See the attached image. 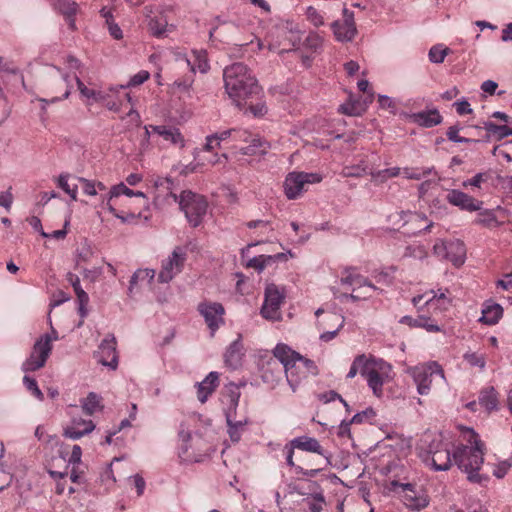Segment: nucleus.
<instances>
[{
    "instance_id": "680f3d73",
    "label": "nucleus",
    "mask_w": 512,
    "mask_h": 512,
    "mask_svg": "<svg viewBox=\"0 0 512 512\" xmlns=\"http://www.w3.org/2000/svg\"><path fill=\"white\" fill-rule=\"evenodd\" d=\"M323 39L322 37L314 32L309 33V35L305 39V45L307 48H310L314 51H317L322 47Z\"/></svg>"
},
{
    "instance_id": "052dcab7",
    "label": "nucleus",
    "mask_w": 512,
    "mask_h": 512,
    "mask_svg": "<svg viewBox=\"0 0 512 512\" xmlns=\"http://www.w3.org/2000/svg\"><path fill=\"white\" fill-rule=\"evenodd\" d=\"M245 107H247V111H249L255 117H262L267 113V107L262 101L253 104L250 102V100H248V103L245 105ZM242 108H244V106Z\"/></svg>"
},
{
    "instance_id": "6e6d98bb",
    "label": "nucleus",
    "mask_w": 512,
    "mask_h": 512,
    "mask_svg": "<svg viewBox=\"0 0 512 512\" xmlns=\"http://www.w3.org/2000/svg\"><path fill=\"white\" fill-rule=\"evenodd\" d=\"M309 512H320L325 503L324 496L321 493L315 494L312 498L306 500Z\"/></svg>"
},
{
    "instance_id": "9b49d317",
    "label": "nucleus",
    "mask_w": 512,
    "mask_h": 512,
    "mask_svg": "<svg viewBox=\"0 0 512 512\" xmlns=\"http://www.w3.org/2000/svg\"><path fill=\"white\" fill-rule=\"evenodd\" d=\"M284 300V294L275 284H268L265 288V299L261 307V315L268 320L281 319L280 306Z\"/></svg>"
},
{
    "instance_id": "f8f14e48",
    "label": "nucleus",
    "mask_w": 512,
    "mask_h": 512,
    "mask_svg": "<svg viewBox=\"0 0 512 512\" xmlns=\"http://www.w3.org/2000/svg\"><path fill=\"white\" fill-rule=\"evenodd\" d=\"M185 261V251L181 247H176L171 255L163 260L161 270L158 274V281L160 283H169L182 271Z\"/></svg>"
},
{
    "instance_id": "aec40b11",
    "label": "nucleus",
    "mask_w": 512,
    "mask_h": 512,
    "mask_svg": "<svg viewBox=\"0 0 512 512\" xmlns=\"http://www.w3.org/2000/svg\"><path fill=\"white\" fill-rule=\"evenodd\" d=\"M153 133L161 137L165 142L171 146L183 149L186 145V140L182 135L179 128L173 125H158L153 128Z\"/></svg>"
},
{
    "instance_id": "1a4fd4ad",
    "label": "nucleus",
    "mask_w": 512,
    "mask_h": 512,
    "mask_svg": "<svg viewBox=\"0 0 512 512\" xmlns=\"http://www.w3.org/2000/svg\"><path fill=\"white\" fill-rule=\"evenodd\" d=\"M322 181L317 173L290 172L284 181V193L290 200L298 198L306 184H314Z\"/></svg>"
},
{
    "instance_id": "423d86ee",
    "label": "nucleus",
    "mask_w": 512,
    "mask_h": 512,
    "mask_svg": "<svg viewBox=\"0 0 512 512\" xmlns=\"http://www.w3.org/2000/svg\"><path fill=\"white\" fill-rule=\"evenodd\" d=\"M229 397V406L225 410L226 423L228 426V434L232 442H239L245 427L249 423V419L246 416L237 418V406L240 399V392L238 388L231 384Z\"/></svg>"
},
{
    "instance_id": "4be33fe9",
    "label": "nucleus",
    "mask_w": 512,
    "mask_h": 512,
    "mask_svg": "<svg viewBox=\"0 0 512 512\" xmlns=\"http://www.w3.org/2000/svg\"><path fill=\"white\" fill-rule=\"evenodd\" d=\"M273 354L276 360L271 359L270 361H268V365L279 366V364H281V367H279L280 371L281 369H285L298 356H300L299 353L292 350L286 344H277L273 350Z\"/></svg>"
},
{
    "instance_id": "c9c22d12",
    "label": "nucleus",
    "mask_w": 512,
    "mask_h": 512,
    "mask_svg": "<svg viewBox=\"0 0 512 512\" xmlns=\"http://www.w3.org/2000/svg\"><path fill=\"white\" fill-rule=\"evenodd\" d=\"M429 319L425 318L423 316H420L418 318H412L410 316H404L401 318L400 323L408 324L411 327H422L426 329L429 332H438L440 331V328L438 325L429 323Z\"/></svg>"
},
{
    "instance_id": "a211bd4d",
    "label": "nucleus",
    "mask_w": 512,
    "mask_h": 512,
    "mask_svg": "<svg viewBox=\"0 0 512 512\" xmlns=\"http://www.w3.org/2000/svg\"><path fill=\"white\" fill-rule=\"evenodd\" d=\"M344 19L342 22L335 21L332 23L334 35L338 41H351L357 33L354 22V15L348 9L343 10Z\"/></svg>"
},
{
    "instance_id": "603ef678",
    "label": "nucleus",
    "mask_w": 512,
    "mask_h": 512,
    "mask_svg": "<svg viewBox=\"0 0 512 512\" xmlns=\"http://www.w3.org/2000/svg\"><path fill=\"white\" fill-rule=\"evenodd\" d=\"M134 191L128 188L124 183H119L111 187L108 191V198L113 199L115 197H119L121 195H126L128 197H133Z\"/></svg>"
},
{
    "instance_id": "f704fd0d",
    "label": "nucleus",
    "mask_w": 512,
    "mask_h": 512,
    "mask_svg": "<svg viewBox=\"0 0 512 512\" xmlns=\"http://www.w3.org/2000/svg\"><path fill=\"white\" fill-rule=\"evenodd\" d=\"M448 293L449 290L447 288H439L436 291L431 290L428 292L430 297L425 300V305H433L434 301H437L440 303L442 309H447L451 304V299L447 296Z\"/></svg>"
},
{
    "instance_id": "37998d69",
    "label": "nucleus",
    "mask_w": 512,
    "mask_h": 512,
    "mask_svg": "<svg viewBox=\"0 0 512 512\" xmlns=\"http://www.w3.org/2000/svg\"><path fill=\"white\" fill-rule=\"evenodd\" d=\"M147 25L150 34L157 38L163 37L167 31V21L165 19L151 18Z\"/></svg>"
},
{
    "instance_id": "39448f33",
    "label": "nucleus",
    "mask_w": 512,
    "mask_h": 512,
    "mask_svg": "<svg viewBox=\"0 0 512 512\" xmlns=\"http://www.w3.org/2000/svg\"><path fill=\"white\" fill-rule=\"evenodd\" d=\"M177 202L190 225L192 227L199 226L207 212L208 204L205 198L190 190H185L180 194Z\"/></svg>"
},
{
    "instance_id": "6ab92c4d",
    "label": "nucleus",
    "mask_w": 512,
    "mask_h": 512,
    "mask_svg": "<svg viewBox=\"0 0 512 512\" xmlns=\"http://www.w3.org/2000/svg\"><path fill=\"white\" fill-rule=\"evenodd\" d=\"M154 202L162 205L172 199L177 202L178 196L173 193V181L168 177H157L154 180Z\"/></svg>"
},
{
    "instance_id": "412c9836",
    "label": "nucleus",
    "mask_w": 512,
    "mask_h": 512,
    "mask_svg": "<svg viewBox=\"0 0 512 512\" xmlns=\"http://www.w3.org/2000/svg\"><path fill=\"white\" fill-rule=\"evenodd\" d=\"M292 443L294 446H297L298 450L318 454L325 458L326 464L330 463L329 459L331 454L323 449L320 442L316 438L303 435L293 438Z\"/></svg>"
},
{
    "instance_id": "58836bf2",
    "label": "nucleus",
    "mask_w": 512,
    "mask_h": 512,
    "mask_svg": "<svg viewBox=\"0 0 512 512\" xmlns=\"http://www.w3.org/2000/svg\"><path fill=\"white\" fill-rule=\"evenodd\" d=\"M479 214L475 219V223L478 225H482L484 227H498L500 226V222L497 220V217L493 210L485 209L478 210Z\"/></svg>"
},
{
    "instance_id": "5fc2aeb1",
    "label": "nucleus",
    "mask_w": 512,
    "mask_h": 512,
    "mask_svg": "<svg viewBox=\"0 0 512 512\" xmlns=\"http://www.w3.org/2000/svg\"><path fill=\"white\" fill-rule=\"evenodd\" d=\"M156 125H145L144 126V136H143V139L140 141V144H139V154L140 155H143L144 153H146L149 148H150V138H151V134H154L153 133V128L155 127Z\"/></svg>"
},
{
    "instance_id": "6e6552de",
    "label": "nucleus",
    "mask_w": 512,
    "mask_h": 512,
    "mask_svg": "<svg viewBox=\"0 0 512 512\" xmlns=\"http://www.w3.org/2000/svg\"><path fill=\"white\" fill-rule=\"evenodd\" d=\"M433 253L440 259L452 262L455 266L464 263L466 248L460 240L444 241L438 239L433 246Z\"/></svg>"
},
{
    "instance_id": "4468645a",
    "label": "nucleus",
    "mask_w": 512,
    "mask_h": 512,
    "mask_svg": "<svg viewBox=\"0 0 512 512\" xmlns=\"http://www.w3.org/2000/svg\"><path fill=\"white\" fill-rule=\"evenodd\" d=\"M198 312L203 316L211 335L224 324L225 309L221 303L218 302H201L197 308Z\"/></svg>"
},
{
    "instance_id": "2f4dec72",
    "label": "nucleus",
    "mask_w": 512,
    "mask_h": 512,
    "mask_svg": "<svg viewBox=\"0 0 512 512\" xmlns=\"http://www.w3.org/2000/svg\"><path fill=\"white\" fill-rule=\"evenodd\" d=\"M284 253H277L275 255H259L250 259L247 263L248 267L254 268L259 273L262 272L267 266L276 262L277 260L285 259Z\"/></svg>"
},
{
    "instance_id": "7ed1b4c3",
    "label": "nucleus",
    "mask_w": 512,
    "mask_h": 512,
    "mask_svg": "<svg viewBox=\"0 0 512 512\" xmlns=\"http://www.w3.org/2000/svg\"><path fill=\"white\" fill-rule=\"evenodd\" d=\"M409 374L412 376L420 395H428L433 382L446 383L444 370L436 361L412 367L409 369Z\"/></svg>"
},
{
    "instance_id": "cd10ccee",
    "label": "nucleus",
    "mask_w": 512,
    "mask_h": 512,
    "mask_svg": "<svg viewBox=\"0 0 512 512\" xmlns=\"http://www.w3.org/2000/svg\"><path fill=\"white\" fill-rule=\"evenodd\" d=\"M295 449H297V446H294V444L292 443V440H290L283 448V453L285 455V459H286V464L289 466V467H294L296 469V472L299 473V474H302L303 476H306V477H316L320 471L322 470V468H317V469H303L302 467L300 466H296L295 463H294V459H293V456H294V451Z\"/></svg>"
},
{
    "instance_id": "4d7b16f0",
    "label": "nucleus",
    "mask_w": 512,
    "mask_h": 512,
    "mask_svg": "<svg viewBox=\"0 0 512 512\" xmlns=\"http://www.w3.org/2000/svg\"><path fill=\"white\" fill-rule=\"evenodd\" d=\"M23 383L25 384L27 390H29L39 401H43L44 394L38 387V384L34 378L24 376Z\"/></svg>"
},
{
    "instance_id": "7c9ffc66",
    "label": "nucleus",
    "mask_w": 512,
    "mask_h": 512,
    "mask_svg": "<svg viewBox=\"0 0 512 512\" xmlns=\"http://www.w3.org/2000/svg\"><path fill=\"white\" fill-rule=\"evenodd\" d=\"M225 364L236 369L241 365L242 361V344L239 341H234L227 348L224 355Z\"/></svg>"
},
{
    "instance_id": "c85d7f7f",
    "label": "nucleus",
    "mask_w": 512,
    "mask_h": 512,
    "mask_svg": "<svg viewBox=\"0 0 512 512\" xmlns=\"http://www.w3.org/2000/svg\"><path fill=\"white\" fill-rule=\"evenodd\" d=\"M503 315V308L500 304L487 301L482 309L480 321L487 325L496 324Z\"/></svg>"
},
{
    "instance_id": "f03ea898",
    "label": "nucleus",
    "mask_w": 512,
    "mask_h": 512,
    "mask_svg": "<svg viewBox=\"0 0 512 512\" xmlns=\"http://www.w3.org/2000/svg\"><path fill=\"white\" fill-rule=\"evenodd\" d=\"M469 445H460L453 452V459L460 470L467 474L470 482L482 483L488 476L479 473L484 463V444L478 434L471 428L466 430Z\"/></svg>"
},
{
    "instance_id": "dca6fc26",
    "label": "nucleus",
    "mask_w": 512,
    "mask_h": 512,
    "mask_svg": "<svg viewBox=\"0 0 512 512\" xmlns=\"http://www.w3.org/2000/svg\"><path fill=\"white\" fill-rule=\"evenodd\" d=\"M341 283L350 286H357L359 288H364L363 292H358L356 288L353 289L351 294H345V298H350L353 301L364 300L372 296V291L376 290V287L368 282L365 278L358 274L349 273L347 276L342 277Z\"/></svg>"
},
{
    "instance_id": "c03bdc74",
    "label": "nucleus",
    "mask_w": 512,
    "mask_h": 512,
    "mask_svg": "<svg viewBox=\"0 0 512 512\" xmlns=\"http://www.w3.org/2000/svg\"><path fill=\"white\" fill-rule=\"evenodd\" d=\"M69 175L68 174H60L57 180L58 186L64 190L65 193H67L73 201L77 200V193H78V185L77 184H70L68 182Z\"/></svg>"
},
{
    "instance_id": "473e14b6",
    "label": "nucleus",
    "mask_w": 512,
    "mask_h": 512,
    "mask_svg": "<svg viewBox=\"0 0 512 512\" xmlns=\"http://www.w3.org/2000/svg\"><path fill=\"white\" fill-rule=\"evenodd\" d=\"M249 144L245 147L240 148V152L243 155H256L265 154L268 149V144L259 135H253L250 138Z\"/></svg>"
},
{
    "instance_id": "8fccbe9b",
    "label": "nucleus",
    "mask_w": 512,
    "mask_h": 512,
    "mask_svg": "<svg viewBox=\"0 0 512 512\" xmlns=\"http://www.w3.org/2000/svg\"><path fill=\"white\" fill-rule=\"evenodd\" d=\"M368 358L365 354L356 356L347 374V378H354L358 372L361 374V370L367 364Z\"/></svg>"
},
{
    "instance_id": "13d9d810",
    "label": "nucleus",
    "mask_w": 512,
    "mask_h": 512,
    "mask_svg": "<svg viewBox=\"0 0 512 512\" xmlns=\"http://www.w3.org/2000/svg\"><path fill=\"white\" fill-rule=\"evenodd\" d=\"M150 77V74L148 71L142 70L139 71L137 74L131 77L129 82L126 85H121L120 88H128V87H134L143 84L145 81H147Z\"/></svg>"
},
{
    "instance_id": "79ce46f5",
    "label": "nucleus",
    "mask_w": 512,
    "mask_h": 512,
    "mask_svg": "<svg viewBox=\"0 0 512 512\" xmlns=\"http://www.w3.org/2000/svg\"><path fill=\"white\" fill-rule=\"evenodd\" d=\"M100 402L101 397L94 392H90L82 401V409L87 415L91 416L102 408Z\"/></svg>"
},
{
    "instance_id": "a18cd8bd",
    "label": "nucleus",
    "mask_w": 512,
    "mask_h": 512,
    "mask_svg": "<svg viewBox=\"0 0 512 512\" xmlns=\"http://www.w3.org/2000/svg\"><path fill=\"white\" fill-rule=\"evenodd\" d=\"M155 277L154 269H139L137 270L130 279V287L129 291H132L133 286L137 283L138 280L147 279L148 283H151Z\"/></svg>"
},
{
    "instance_id": "09e8293b",
    "label": "nucleus",
    "mask_w": 512,
    "mask_h": 512,
    "mask_svg": "<svg viewBox=\"0 0 512 512\" xmlns=\"http://www.w3.org/2000/svg\"><path fill=\"white\" fill-rule=\"evenodd\" d=\"M449 51V48H443L441 45H435L429 50V60L432 63L440 64L444 61Z\"/></svg>"
},
{
    "instance_id": "bb28decb",
    "label": "nucleus",
    "mask_w": 512,
    "mask_h": 512,
    "mask_svg": "<svg viewBox=\"0 0 512 512\" xmlns=\"http://www.w3.org/2000/svg\"><path fill=\"white\" fill-rule=\"evenodd\" d=\"M95 428L91 420H73L72 426L64 430V436L73 440L80 439L86 434L92 432Z\"/></svg>"
},
{
    "instance_id": "393cba45",
    "label": "nucleus",
    "mask_w": 512,
    "mask_h": 512,
    "mask_svg": "<svg viewBox=\"0 0 512 512\" xmlns=\"http://www.w3.org/2000/svg\"><path fill=\"white\" fill-rule=\"evenodd\" d=\"M219 385V374L210 372L203 381L196 384L197 398L201 403H205L209 396L216 390Z\"/></svg>"
},
{
    "instance_id": "de8ad7c7",
    "label": "nucleus",
    "mask_w": 512,
    "mask_h": 512,
    "mask_svg": "<svg viewBox=\"0 0 512 512\" xmlns=\"http://www.w3.org/2000/svg\"><path fill=\"white\" fill-rule=\"evenodd\" d=\"M196 421H197V416L190 415L181 423L180 430H179L178 434L182 441H184V442L190 441V439H191L190 427Z\"/></svg>"
},
{
    "instance_id": "e2e57ef3",
    "label": "nucleus",
    "mask_w": 512,
    "mask_h": 512,
    "mask_svg": "<svg viewBox=\"0 0 512 512\" xmlns=\"http://www.w3.org/2000/svg\"><path fill=\"white\" fill-rule=\"evenodd\" d=\"M459 131H460V128L459 126L457 125H454V126H450L447 130V138L452 141V142H455V143H468V142H471L472 140L469 139V138H465V137H461L459 136Z\"/></svg>"
},
{
    "instance_id": "a19ab883",
    "label": "nucleus",
    "mask_w": 512,
    "mask_h": 512,
    "mask_svg": "<svg viewBox=\"0 0 512 512\" xmlns=\"http://www.w3.org/2000/svg\"><path fill=\"white\" fill-rule=\"evenodd\" d=\"M181 62L185 63L187 67L190 69V74L185 76L183 79H178L174 82V85L179 88L181 91L188 92L194 82V73H195V66L190 63V61L186 58H181Z\"/></svg>"
},
{
    "instance_id": "bf43d9fd",
    "label": "nucleus",
    "mask_w": 512,
    "mask_h": 512,
    "mask_svg": "<svg viewBox=\"0 0 512 512\" xmlns=\"http://www.w3.org/2000/svg\"><path fill=\"white\" fill-rule=\"evenodd\" d=\"M251 137H252V133L246 129L232 128L231 140L235 143H238V142L247 143V142H249Z\"/></svg>"
},
{
    "instance_id": "ea45409f",
    "label": "nucleus",
    "mask_w": 512,
    "mask_h": 512,
    "mask_svg": "<svg viewBox=\"0 0 512 512\" xmlns=\"http://www.w3.org/2000/svg\"><path fill=\"white\" fill-rule=\"evenodd\" d=\"M327 320L329 322H334L336 324L335 329L332 331H326L320 335V339L324 342H328L336 337L339 330L344 325V318L336 313H330L327 316Z\"/></svg>"
},
{
    "instance_id": "72a5a7b5",
    "label": "nucleus",
    "mask_w": 512,
    "mask_h": 512,
    "mask_svg": "<svg viewBox=\"0 0 512 512\" xmlns=\"http://www.w3.org/2000/svg\"><path fill=\"white\" fill-rule=\"evenodd\" d=\"M479 404L487 411L496 410L498 408L497 392L494 387H488L481 391L479 395Z\"/></svg>"
},
{
    "instance_id": "ddd939ff",
    "label": "nucleus",
    "mask_w": 512,
    "mask_h": 512,
    "mask_svg": "<svg viewBox=\"0 0 512 512\" xmlns=\"http://www.w3.org/2000/svg\"><path fill=\"white\" fill-rule=\"evenodd\" d=\"M392 485L397 489L402 502L406 507L412 510H421L428 505L427 496L422 491H417L415 486L410 483L392 482Z\"/></svg>"
},
{
    "instance_id": "774afa93",
    "label": "nucleus",
    "mask_w": 512,
    "mask_h": 512,
    "mask_svg": "<svg viewBox=\"0 0 512 512\" xmlns=\"http://www.w3.org/2000/svg\"><path fill=\"white\" fill-rule=\"evenodd\" d=\"M307 18L316 27L324 24L323 16L313 7L307 9Z\"/></svg>"
},
{
    "instance_id": "49530a36",
    "label": "nucleus",
    "mask_w": 512,
    "mask_h": 512,
    "mask_svg": "<svg viewBox=\"0 0 512 512\" xmlns=\"http://www.w3.org/2000/svg\"><path fill=\"white\" fill-rule=\"evenodd\" d=\"M484 128L493 134H497L499 139L512 135V128L507 125H497L493 122H486Z\"/></svg>"
},
{
    "instance_id": "338daca9",
    "label": "nucleus",
    "mask_w": 512,
    "mask_h": 512,
    "mask_svg": "<svg viewBox=\"0 0 512 512\" xmlns=\"http://www.w3.org/2000/svg\"><path fill=\"white\" fill-rule=\"evenodd\" d=\"M343 176L345 177H362L367 174V170L364 167L360 166H352V167H345L342 171Z\"/></svg>"
},
{
    "instance_id": "69168bd1",
    "label": "nucleus",
    "mask_w": 512,
    "mask_h": 512,
    "mask_svg": "<svg viewBox=\"0 0 512 512\" xmlns=\"http://www.w3.org/2000/svg\"><path fill=\"white\" fill-rule=\"evenodd\" d=\"M375 415H376V413L372 408H367L364 411L356 413L352 417L351 422L359 424V423L364 422L365 420H370V419L374 418Z\"/></svg>"
},
{
    "instance_id": "20e7f679",
    "label": "nucleus",
    "mask_w": 512,
    "mask_h": 512,
    "mask_svg": "<svg viewBox=\"0 0 512 512\" xmlns=\"http://www.w3.org/2000/svg\"><path fill=\"white\" fill-rule=\"evenodd\" d=\"M391 371L392 367L389 363L382 359L369 357L367 364L361 370V376L367 380L368 387L373 394L381 397L383 385L392 379Z\"/></svg>"
},
{
    "instance_id": "a878e982",
    "label": "nucleus",
    "mask_w": 512,
    "mask_h": 512,
    "mask_svg": "<svg viewBox=\"0 0 512 512\" xmlns=\"http://www.w3.org/2000/svg\"><path fill=\"white\" fill-rule=\"evenodd\" d=\"M410 117L414 123L426 128L440 124L443 119L436 108L413 113Z\"/></svg>"
},
{
    "instance_id": "0eeeda50",
    "label": "nucleus",
    "mask_w": 512,
    "mask_h": 512,
    "mask_svg": "<svg viewBox=\"0 0 512 512\" xmlns=\"http://www.w3.org/2000/svg\"><path fill=\"white\" fill-rule=\"evenodd\" d=\"M52 336L48 333L40 336L34 343L30 356L23 362L24 372H34L45 366L52 351Z\"/></svg>"
},
{
    "instance_id": "4c0bfd02",
    "label": "nucleus",
    "mask_w": 512,
    "mask_h": 512,
    "mask_svg": "<svg viewBox=\"0 0 512 512\" xmlns=\"http://www.w3.org/2000/svg\"><path fill=\"white\" fill-rule=\"evenodd\" d=\"M405 216L408 217V220L406 221V223H411V224H424L423 227H421L422 225H417L415 228L418 229V231H421V230H424V231H429L430 228L433 226V222L432 221H429L426 217L425 214L423 213H417V212H402Z\"/></svg>"
},
{
    "instance_id": "f3484780",
    "label": "nucleus",
    "mask_w": 512,
    "mask_h": 512,
    "mask_svg": "<svg viewBox=\"0 0 512 512\" xmlns=\"http://www.w3.org/2000/svg\"><path fill=\"white\" fill-rule=\"evenodd\" d=\"M446 200L449 204L468 212L481 210L483 206L482 201L458 189L450 190L446 196Z\"/></svg>"
},
{
    "instance_id": "b1692460",
    "label": "nucleus",
    "mask_w": 512,
    "mask_h": 512,
    "mask_svg": "<svg viewBox=\"0 0 512 512\" xmlns=\"http://www.w3.org/2000/svg\"><path fill=\"white\" fill-rule=\"evenodd\" d=\"M283 370L286 374L287 381L293 390H295L296 386L302 379L307 378L305 364H303L301 355Z\"/></svg>"
},
{
    "instance_id": "c756f323",
    "label": "nucleus",
    "mask_w": 512,
    "mask_h": 512,
    "mask_svg": "<svg viewBox=\"0 0 512 512\" xmlns=\"http://www.w3.org/2000/svg\"><path fill=\"white\" fill-rule=\"evenodd\" d=\"M372 102V95L368 97L367 100H351L347 103L340 105L339 111L342 114L348 116H361L368 107V104Z\"/></svg>"
},
{
    "instance_id": "0e129e2a",
    "label": "nucleus",
    "mask_w": 512,
    "mask_h": 512,
    "mask_svg": "<svg viewBox=\"0 0 512 512\" xmlns=\"http://www.w3.org/2000/svg\"><path fill=\"white\" fill-rule=\"evenodd\" d=\"M489 178L488 173H477L474 177L471 179H468L462 183L463 187L473 186L480 188L481 184L486 182Z\"/></svg>"
},
{
    "instance_id": "5701e85b",
    "label": "nucleus",
    "mask_w": 512,
    "mask_h": 512,
    "mask_svg": "<svg viewBox=\"0 0 512 512\" xmlns=\"http://www.w3.org/2000/svg\"><path fill=\"white\" fill-rule=\"evenodd\" d=\"M53 8L62 14L71 30H76L75 16L78 12V4L71 0H50Z\"/></svg>"
},
{
    "instance_id": "3c124183",
    "label": "nucleus",
    "mask_w": 512,
    "mask_h": 512,
    "mask_svg": "<svg viewBox=\"0 0 512 512\" xmlns=\"http://www.w3.org/2000/svg\"><path fill=\"white\" fill-rule=\"evenodd\" d=\"M464 360L472 367H479L480 369H484L486 365V360L484 355L478 354L475 352H468L464 354Z\"/></svg>"
},
{
    "instance_id": "e433bc0d",
    "label": "nucleus",
    "mask_w": 512,
    "mask_h": 512,
    "mask_svg": "<svg viewBox=\"0 0 512 512\" xmlns=\"http://www.w3.org/2000/svg\"><path fill=\"white\" fill-rule=\"evenodd\" d=\"M82 184L83 192L89 196H96L99 192H105L107 187L100 181H93L83 177L77 178Z\"/></svg>"
},
{
    "instance_id": "2eb2a0df",
    "label": "nucleus",
    "mask_w": 512,
    "mask_h": 512,
    "mask_svg": "<svg viewBox=\"0 0 512 512\" xmlns=\"http://www.w3.org/2000/svg\"><path fill=\"white\" fill-rule=\"evenodd\" d=\"M116 338L113 334H108L98 346V350L94 356L98 363L108 367L111 370H116L118 367V353L116 349Z\"/></svg>"
},
{
    "instance_id": "f257e3e1",
    "label": "nucleus",
    "mask_w": 512,
    "mask_h": 512,
    "mask_svg": "<svg viewBox=\"0 0 512 512\" xmlns=\"http://www.w3.org/2000/svg\"><path fill=\"white\" fill-rule=\"evenodd\" d=\"M224 88L237 107L247 105L248 100L257 97L261 89L250 69L237 62L227 66L223 71Z\"/></svg>"
},
{
    "instance_id": "864d4df0",
    "label": "nucleus",
    "mask_w": 512,
    "mask_h": 512,
    "mask_svg": "<svg viewBox=\"0 0 512 512\" xmlns=\"http://www.w3.org/2000/svg\"><path fill=\"white\" fill-rule=\"evenodd\" d=\"M404 256L422 260L427 257V251L423 245H410L406 247Z\"/></svg>"
},
{
    "instance_id": "9d476101",
    "label": "nucleus",
    "mask_w": 512,
    "mask_h": 512,
    "mask_svg": "<svg viewBox=\"0 0 512 512\" xmlns=\"http://www.w3.org/2000/svg\"><path fill=\"white\" fill-rule=\"evenodd\" d=\"M424 462L435 471H446L451 467V453L441 440H433L424 458Z\"/></svg>"
}]
</instances>
